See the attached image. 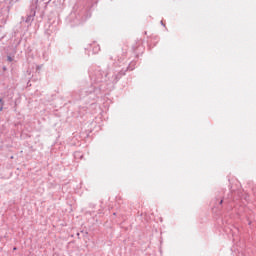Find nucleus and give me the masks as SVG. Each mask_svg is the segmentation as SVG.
Instances as JSON below:
<instances>
[{
    "mask_svg": "<svg viewBox=\"0 0 256 256\" xmlns=\"http://www.w3.org/2000/svg\"><path fill=\"white\" fill-rule=\"evenodd\" d=\"M223 203V200L220 201V204Z\"/></svg>",
    "mask_w": 256,
    "mask_h": 256,
    "instance_id": "obj_3",
    "label": "nucleus"
},
{
    "mask_svg": "<svg viewBox=\"0 0 256 256\" xmlns=\"http://www.w3.org/2000/svg\"><path fill=\"white\" fill-rule=\"evenodd\" d=\"M8 61H11V57L8 58Z\"/></svg>",
    "mask_w": 256,
    "mask_h": 256,
    "instance_id": "obj_2",
    "label": "nucleus"
},
{
    "mask_svg": "<svg viewBox=\"0 0 256 256\" xmlns=\"http://www.w3.org/2000/svg\"><path fill=\"white\" fill-rule=\"evenodd\" d=\"M0 103H3V99H0Z\"/></svg>",
    "mask_w": 256,
    "mask_h": 256,
    "instance_id": "obj_1",
    "label": "nucleus"
}]
</instances>
